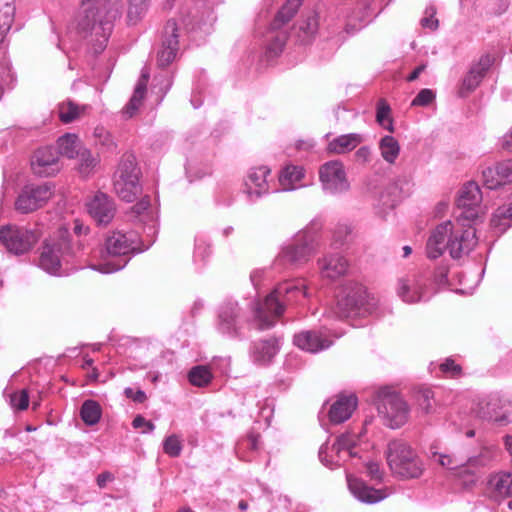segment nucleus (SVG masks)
<instances>
[{"instance_id": "nucleus-1", "label": "nucleus", "mask_w": 512, "mask_h": 512, "mask_svg": "<svg viewBox=\"0 0 512 512\" xmlns=\"http://www.w3.org/2000/svg\"><path fill=\"white\" fill-rule=\"evenodd\" d=\"M482 194L475 182H468L459 191L456 204L460 211L456 216V225L446 221L438 225L429 237L426 245L430 259L440 257L448 249L453 259L467 255L477 244L476 230L470 223L479 216Z\"/></svg>"}, {"instance_id": "nucleus-2", "label": "nucleus", "mask_w": 512, "mask_h": 512, "mask_svg": "<svg viewBox=\"0 0 512 512\" xmlns=\"http://www.w3.org/2000/svg\"><path fill=\"white\" fill-rule=\"evenodd\" d=\"M306 297L307 287L301 280L276 285L261 303L258 301V330L273 328L284 314L287 303Z\"/></svg>"}, {"instance_id": "nucleus-3", "label": "nucleus", "mask_w": 512, "mask_h": 512, "mask_svg": "<svg viewBox=\"0 0 512 512\" xmlns=\"http://www.w3.org/2000/svg\"><path fill=\"white\" fill-rule=\"evenodd\" d=\"M120 14L118 5L110 0H82L77 28L85 36L94 35L103 44L111 33L113 21Z\"/></svg>"}, {"instance_id": "nucleus-4", "label": "nucleus", "mask_w": 512, "mask_h": 512, "mask_svg": "<svg viewBox=\"0 0 512 512\" xmlns=\"http://www.w3.org/2000/svg\"><path fill=\"white\" fill-rule=\"evenodd\" d=\"M302 4L303 0H286L275 14L264 35V57L267 61L277 58L283 52L288 39L285 26L295 17Z\"/></svg>"}, {"instance_id": "nucleus-5", "label": "nucleus", "mask_w": 512, "mask_h": 512, "mask_svg": "<svg viewBox=\"0 0 512 512\" xmlns=\"http://www.w3.org/2000/svg\"><path fill=\"white\" fill-rule=\"evenodd\" d=\"M391 472L402 479L419 478L424 465L417 453L403 440L390 441L385 452Z\"/></svg>"}, {"instance_id": "nucleus-6", "label": "nucleus", "mask_w": 512, "mask_h": 512, "mask_svg": "<svg viewBox=\"0 0 512 512\" xmlns=\"http://www.w3.org/2000/svg\"><path fill=\"white\" fill-rule=\"evenodd\" d=\"M140 169L132 154L124 155L114 174L115 193L126 202H133L141 193Z\"/></svg>"}, {"instance_id": "nucleus-7", "label": "nucleus", "mask_w": 512, "mask_h": 512, "mask_svg": "<svg viewBox=\"0 0 512 512\" xmlns=\"http://www.w3.org/2000/svg\"><path fill=\"white\" fill-rule=\"evenodd\" d=\"M377 410L385 424L392 429L403 426L409 418V407L399 393L385 387L378 391Z\"/></svg>"}, {"instance_id": "nucleus-8", "label": "nucleus", "mask_w": 512, "mask_h": 512, "mask_svg": "<svg viewBox=\"0 0 512 512\" xmlns=\"http://www.w3.org/2000/svg\"><path fill=\"white\" fill-rule=\"evenodd\" d=\"M365 301L364 286L358 282L348 281L341 286L331 312L337 319L353 318L361 314Z\"/></svg>"}, {"instance_id": "nucleus-9", "label": "nucleus", "mask_w": 512, "mask_h": 512, "mask_svg": "<svg viewBox=\"0 0 512 512\" xmlns=\"http://www.w3.org/2000/svg\"><path fill=\"white\" fill-rule=\"evenodd\" d=\"M73 248L70 244L67 230H59L57 236L47 239L43 245L39 265L50 274H56L61 261L72 255Z\"/></svg>"}, {"instance_id": "nucleus-10", "label": "nucleus", "mask_w": 512, "mask_h": 512, "mask_svg": "<svg viewBox=\"0 0 512 512\" xmlns=\"http://www.w3.org/2000/svg\"><path fill=\"white\" fill-rule=\"evenodd\" d=\"M134 249L133 241L126 234L113 232L106 238L104 249L100 252L105 262L94 266V269L106 274L116 272L126 265V261H110L108 258L125 256Z\"/></svg>"}, {"instance_id": "nucleus-11", "label": "nucleus", "mask_w": 512, "mask_h": 512, "mask_svg": "<svg viewBox=\"0 0 512 512\" xmlns=\"http://www.w3.org/2000/svg\"><path fill=\"white\" fill-rule=\"evenodd\" d=\"M39 235L36 231L8 224L0 228V242L12 254L22 255L30 251L37 243Z\"/></svg>"}, {"instance_id": "nucleus-12", "label": "nucleus", "mask_w": 512, "mask_h": 512, "mask_svg": "<svg viewBox=\"0 0 512 512\" xmlns=\"http://www.w3.org/2000/svg\"><path fill=\"white\" fill-rule=\"evenodd\" d=\"M317 245L316 233L310 229H305L295 236L294 243L283 248L278 260L288 262L291 265L305 263L315 252Z\"/></svg>"}, {"instance_id": "nucleus-13", "label": "nucleus", "mask_w": 512, "mask_h": 512, "mask_svg": "<svg viewBox=\"0 0 512 512\" xmlns=\"http://www.w3.org/2000/svg\"><path fill=\"white\" fill-rule=\"evenodd\" d=\"M478 417L505 425L512 421V401L498 394L482 398L475 408Z\"/></svg>"}, {"instance_id": "nucleus-14", "label": "nucleus", "mask_w": 512, "mask_h": 512, "mask_svg": "<svg viewBox=\"0 0 512 512\" xmlns=\"http://www.w3.org/2000/svg\"><path fill=\"white\" fill-rule=\"evenodd\" d=\"M53 196V187L49 183L25 186L15 201V208L23 214L31 213L43 207Z\"/></svg>"}, {"instance_id": "nucleus-15", "label": "nucleus", "mask_w": 512, "mask_h": 512, "mask_svg": "<svg viewBox=\"0 0 512 512\" xmlns=\"http://www.w3.org/2000/svg\"><path fill=\"white\" fill-rule=\"evenodd\" d=\"M429 276L419 272L406 275L399 279L397 294L406 303H416L429 299Z\"/></svg>"}, {"instance_id": "nucleus-16", "label": "nucleus", "mask_w": 512, "mask_h": 512, "mask_svg": "<svg viewBox=\"0 0 512 512\" xmlns=\"http://www.w3.org/2000/svg\"><path fill=\"white\" fill-rule=\"evenodd\" d=\"M356 445L357 438L354 434L343 433L337 437L335 443L331 446L332 452L336 453V458L327 459L328 443H325L319 449V459L323 465L330 469L340 467L348 458L356 456L353 451Z\"/></svg>"}, {"instance_id": "nucleus-17", "label": "nucleus", "mask_w": 512, "mask_h": 512, "mask_svg": "<svg viewBox=\"0 0 512 512\" xmlns=\"http://www.w3.org/2000/svg\"><path fill=\"white\" fill-rule=\"evenodd\" d=\"M319 178L323 189L330 194L346 192L350 187L344 165L338 160L324 163L319 169Z\"/></svg>"}, {"instance_id": "nucleus-18", "label": "nucleus", "mask_w": 512, "mask_h": 512, "mask_svg": "<svg viewBox=\"0 0 512 512\" xmlns=\"http://www.w3.org/2000/svg\"><path fill=\"white\" fill-rule=\"evenodd\" d=\"M494 61V56L483 54L476 63L472 64L461 81L457 92L458 96L465 98L471 94L480 85Z\"/></svg>"}, {"instance_id": "nucleus-19", "label": "nucleus", "mask_w": 512, "mask_h": 512, "mask_svg": "<svg viewBox=\"0 0 512 512\" xmlns=\"http://www.w3.org/2000/svg\"><path fill=\"white\" fill-rule=\"evenodd\" d=\"M31 168L40 177L53 176L60 171L59 156L53 147H43L35 151Z\"/></svg>"}, {"instance_id": "nucleus-20", "label": "nucleus", "mask_w": 512, "mask_h": 512, "mask_svg": "<svg viewBox=\"0 0 512 512\" xmlns=\"http://www.w3.org/2000/svg\"><path fill=\"white\" fill-rule=\"evenodd\" d=\"M486 493L495 502H502L512 498V473L498 471L490 474L487 478Z\"/></svg>"}, {"instance_id": "nucleus-21", "label": "nucleus", "mask_w": 512, "mask_h": 512, "mask_svg": "<svg viewBox=\"0 0 512 512\" xmlns=\"http://www.w3.org/2000/svg\"><path fill=\"white\" fill-rule=\"evenodd\" d=\"M89 215L98 224H108L115 216L116 207L114 201L105 193L97 192L87 203Z\"/></svg>"}, {"instance_id": "nucleus-22", "label": "nucleus", "mask_w": 512, "mask_h": 512, "mask_svg": "<svg viewBox=\"0 0 512 512\" xmlns=\"http://www.w3.org/2000/svg\"><path fill=\"white\" fill-rule=\"evenodd\" d=\"M178 26L175 20L166 22L163 32L162 48L158 52V65L166 67L176 58L178 51Z\"/></svg>"}, {"instance_id": "nucleus-23", "label": "nucleus", "mask_w": 512, "mask_h": 512, "mask_svg": "<svg viewBox=\"0 0 512 512\" xmlns=\"http://www.w3.org/2000/svg\"><path fill=\"white\" fill-rule=\"evenodd\" d=\"M293 343L298 348L310 353L320 352L332 345V341L321 331L316 330H305L296 333L293 337Z\"/></svg>"}, {"instance_id": "nucleus-24", "label": "nucleus", "mask_w": 512, "mask_h": 512, "mask_svg": "<svg viewBox=\"0 0 512 512\" xmlns=\"http://www.w3.org/2000/svg\"><path fill=\"white\" fill-rule=\"evenodd\" d=\"M297 39L302 44L311 43L319 31V15L311 10L303 13L293 26Z\"/></svg>"}, {"instance_id": "nucleus-25", "label": "nucleus", "mask_w": 512, "mask_h": 512, "mask_svg": "<svg viewBox=\"0 0 512 512\" xmlns=\"http://www.w3.org/2000/svg\"><path fill=\"white\" fill-rule=\"evenodd\" d=\"M347 481L351 493L361 502L374 504L386 497L383 490L370 487L361 479L348 477Z\"/></svg>"}, {"instance_id": "nucleus-26", "label": "nucleus", "mask_w": 512, "mask_h": 512, "mask_svg": "<svg viewBox=\"0 0 512 512\" xmlns=\"http://www.w3.org/2000/svg\"><path fill=\"white\" fill-rule=\"evenodd\" d=\"M357 407L355 395L340 396L332 404L329 410V419L334 424H340L348 420Z\"/></svg>"}, {"instance_id": "nucleus-27", "label": "nucleus", "mask_w": 512, "mask_h": 512, "mask_svg": "<svg viewBox=\"0 0 512 512\" xmlns=\"http://www.w3.org/2000/svg\"><path fill=\"white\" fill-rule=\"evenodd\" d=\"M319 266L323 277L336 279L346 273L348 262L343 256L333 254L319 260Z\"/></svg>"}, {"instance_id": "nucleus-28", "label": "nucleus", "mask_w": 512, "mask_h": 512, "mask_svg": "<svg viewBox=\"0 0 512 512\" xmlns=\"http://www.w3.org/2000/svg\"><path fill=\"white\" fill-rule=\"evenodd\" d=\"M148 80L149 71L148 69L143 68L141 71L140 78L138 79L137 84L135 86L134 93L123 110V113L127 117H132L141 106L142 100L144 99L146 94Z\"/></svg>"}, {"instance_id": "nucleus-29", "label": "nucleus", "mask_w": 512, "mask_h": 512, "mask_svg": "<svg viewBox=\"0 0 512 512\" xmlns=\"http://www.w3.org/2000/svg\"><path fill=\"white\" fill-rule=\"evenodd\" d=\"M280 348V338L276 336L258 341V365L267 366L271 364Z\"/></svg>"}, {"instance_id": "nucleus-30", "label": "nucleus", "mask_w": 512, "mask_h": 512, "mask_svg": "<svg viewBox=\"0 0 512 512\" xmlns=\"http://www.w3.org/2000/svg\"><path fill=\"white\" fill-rule=\"evenodd\" d=\"M15 0H0V43H3L15 21Z\"/></svg>"}, {"instance_id": "nucleus-31", "label": "nucleus", "mask_w": 512, "mask_h": 512, "mask_svg": "<svg viewBox=\"0 0 512 512\" xmlns=\"http://www.w3.org/2000/svg\"><path fill=\"white\" fill-rule=\"evenodd\" d=\"M362 142L363 137L358 133L345 134L333 139L328 144V150L332 153L344 154L353 150Z\"/></svg>"}, {"instance_id": "nucleus-32", "label": "nucleus", "mask_w": 512, "mask_h": 512, "mask_svg": "<svg viewBox=\"0 0 512 512\" xmlns=\"http://www.w3.org/2000/svg\"><path fill=\"white\" fill-rule=\"evenodd\" d=\"M304 177V168L297 165H287L279 175V184L284 191H290L298 187Z\"/></svg>"}, {"instance_id": "nucleus-33", "label": "nucleus", "mask_w": 512, "mask_h": 512, "mask_svg": "<svg viewBox=\"0 0 512 512\" xmlns=\"http://www.w3.org/2000/svg\"><path fill=\"white\" fill-rule=\"evenodd\" d=\"M58 155L61 154L69 159L77 158L84 148L76 134L67 133L57 140Z\"/></svg>"}, {"instance_id": "nucleus-34", "label": "nucleus", "mask_w": 512, "mask_h": 512, "mask_svg": "<svg viewBox=\"0 0 512 512\" xmlns=\"http://www.w3.org/2000/svg\"><path fill=\"white\" fill-rule=\"evenodd\" d=\"M495 449L492 447H482L477 455L469 457L461 466L467 467L478 473L482 468L487 467L495 458Z\"/></svg>"}, {"instance_id": "nucleus-35", "label": "nucleus", "mask_w": 512, "mask_h": 512, "mask_svg": "<svg viewBox=\"0 0 512 512\" xmlns=\"http://www.w3.org/2000/svg\"><path fill=\"white\" fill-rule=\"evenodd\" d=\"M512 224V202L496 209L491 218V226L496 232L504 233Z\"/></svg>"}, {"instance_id": "nucleus-36", "label": "nucleus", "mask_w": 512, "mask_h": 512, "mask_svg": "<svg viewBox=\"0 0 512 512\" xmlns=\"http://www.w3.org/2000/svg\"><path fill=\"white\" fill-rule=\"evenodd\" d=\"M379 150L385 162L394 164L400 154V145L393 136L386 135L379 141Z\"/></svg>"}, {"instance_id": "nucleus-37", "label": "nucleus", "mask_w": 512, "mask_h": 512, "mask_svg": "<svg viewBox=\"0 0 512 512\" xmlns=\"http://www.w3.org/2000/svg\"><path fill=\"white\" fill-rule=\"evenodd\" d=\"M59 118L63 123H71L79 119L86 110V106H79L71 100L59 104Z\"/></svg>"}, {"instance_id": "nucleus-38", "label": "nucleus", "mask_w": 512, "mask_h": 512, "mask_svg": "<svg viewBox=\"0 0 512 512\" xmlns=\"http://www.w3.org/2000/svg\"><path fill=\"white\" fill-rule=\"evenodd\" d=\"M81 418L89 426L95 425L101 418V407L94 400H86L81 407Z\"/></svg>"}, {"instance_id": "nucleus-39", "label": "nucleus", "mask_w": 512, "mask_h": 512, "mask_svg": "<svg viewBox=\"0 0 512 512\" xmlns=\"http://www.w3.org/2000/svg\"><path fill=\"white\" fill-rule=\"evenodd\" d=\"M212 377L209 368L202 365L193 367L188 374L190 383L197 387L207 386L211 382Z\"/></svg>"}, {"instance_id": "nucleus-40", "label": "nucleus", "mask_w": 512, "mask_h": 512, "mask_svg": "<svg viewBox=\"0 0 512 512\" xmlns=\"http://www.w3.org/2000/svg\"><path fill=\"white\" fill-rule=\"evenodd\" d=\"M77 158L79 159V172L84 176H88L99 163L98 157L93 156L92 153L85 147L82 149Z\"/></svg>"}, {"instance_id": "nucleus-41", "label": "nucleus", "mask_w": 512, "mask_h": 512, "mask_svg": "<svg viewBox=\"0 0 512 512\" xmlns=\"http://www.w3.org/2000/svg\"><path fill=\"white\" fill-rule=\"evenodd\" d=\"M430 455L431 458L438 462L442 467H446L451 470L458 471L462 464V462L457 461L451 455L439 452L437 447L434 445L430 447Z\"/></svg>"}, {"instance_id": "nucleus-42", "label": "nucleus", "mask_w": 512, "mask_h": 512, "mask_svg": "<svg viewBox=\"0 0 512 512\" xmlns=\"http://www.w3.org/2000/svg\"><path fill=\"white\" fill-rule=\"evenodd\" d=\"M482 175L483 183L488 189H497L504 185V181L501 179L502 177L497 164L493 167H487L483 170Z\"/></svg>"}, {"instance_id": "nucleus-43", "label": "nucleus", "mask_w": 512, "mask_h": 512, "mask_svg": "<svg viewBox=\"0 0 512 512\" xmlns=\"http://www.w3.org/2000/svg\"><path fill=\"white\" fill-rule=\"evenodd\" d=\"M235 308L233 305H227L219 314V329L223 333H230L235 321Z\"/></svg>"}, {"instance_id": "nucleus-44", "label": "nucleus", "mask_w": 512, "mask_h": 512, "mask_svg": "<svg viewBox=\"0 0 512 512\" xmlns=\"http://www.w3.org/2000/svg\"><path fill=\"white\" fill-rule=\"evenodd\" d=\"M390 111V107L385 102V100L381 99L378 101L376 120L385 129L389 130L390 132H393V123L392 119L390 118Z\"/></svg>"}, {"instance_id": "nucleus-45", "label": "nucleus", "mask_w": 512, "mask_h": 512, "mask_svg": "<svg viewBox=\"0 0 512 512\" xmlns=\"http://www.w3.org/2000/svg\"><path fill=\"white\" fill-rule=\"evenodd\" d=\"M418 406L425 412L429 413L433 407L434 394L430 388H421L415 394Z\"/></svg>"}, {"instance_id": "nucleus-46", "label": "nucleus", "mask_w": 512, "mask_h": 512, "mask_svg": "<svg viewBox=\"0 0 512 512\" xmlns=\"http://www.w3.org/2000/svg\"><path fill=\"white\" fill-rule=\"evenodd\" d=\"M150 0H129L128 19L136 23L146 11Z\"/></svg>"}, {"instance_id": "nucleus-47", "label": "nucleus", "mask_w": 512, "mask_h": 512, "mask_svg": "<svg viewBox=\"0 0 512 512\" xmlns=\"http://www.w3.org/2000/svg\"><path fill=\"white\" fill-rule=\"evenodd\" d=\"M163 451L170 457H178L182 451V444L177 435L168 436L163 442Z\"/></svg>"}, {"instance_id": "nucleus-48", "label": "nucleus", "mask_w": 512, "mask_h": 512, "mask_svg": "<svg viewBox=\"0 0 512 512\" xmlns=\"http://www.w3.org/2000/svg\"><path fill=\"white\" fill-rule=\"evenodd\" d=\"M14 81L11 68L6 61H0V95L11 87Z\"/></svg>"}, {"instance_id": "nucleus-49", "label": "nucleus", "mask_w": 512, "mask_h": 512, "mask_svg": "<svg viewBox=\"0 0 512 512\" xmlns=\"http://www.w3.org/2000/svg\"><path fill=\"white\" fill-rule=\"evenodd\" d=\"M439 368L440 371L447 377L457 378L462 375L461 366L451 358H447L443 363L440 364Z\"/></svg>"}, {"instance_id": "nucleus-50", "label": "nucleus", "mask_w": 512, "mask_h": 512, "mask_svg": "<svg viewBox=\"0 0 512 512\" xmlns=\"http://www.w3.org/2000/svg\"><path fill=\"white\" fill-rule=\"evenodd\" d=\"M457 476L461 480L465 488L473 487L478 480V473L474 470H469L467 467L460 466L457 471Z\"/></svg>"}, {"instance_id": "nucleus-51", "label": "nucleus", "mask_w": 512, "mask_h": 512, "mask_svg": "<svg viewBox=\"0 0 512 512\" xmlns=\"http://www.w3.org/2000/svg\"><path fill=\"white\" fill-rule=\"evenodd\" d=\"M10 404L14 409L25 410L29 405V396L27 390L23 389L10 396Z\"/></svg>"}, {"instance_id": "nucleus-52", "label": "nucleus", "mask_w": 512, "mask_h": 512, "mask_svg": "<svg viewBox=\"0 0 512 512\" xmlns=\"http://www.w3.org/2000/svg\"><path fill=\"white\" fill-rule=\"evenodd\" d=\"M424 14V17L420 21L421 26L432 31L436 30L439 26L438 19L435 18L436 8L434 6H429L425 9Z\"/></svg>"}, {"instance_id": "nucleus-53", "label": "nucleus", "mask_w": 512, "mask_h": 512, "mask_svg": "<svg viewBox=\"0 0 512 512\" xmlns=\"http://www.w3.org/2000/svg\"><path fill=\"white\" fill-rule=\"evenodd\" d=\"M435 99V93L431 89H422L412 100V106H427Z\"/></svg>"}, {"instance_id": "nucleus-54", "label": "nucleus", "mask_w": 512, "mask_h": 512, "mask_svg": "<svg viewBox=\"0 0 512 512\" xmlns=\"http://www.w3.org/2000/svg\"><path fill=\"white\" fill-rule=\"evenodd\" d=\"M504 185L512 182V159L497 163Z\"/></svg>"}, {"instance_id": "nucleus-55", "label": "nucleus", "mask_w": 512, "mask_h": 512, "mask_svg": "<svg viewBox=\"0 0 512 512\" xmlns=\"http://www.w3.org/2000/svg\"><path fill=\"white\" fill-rule=\"evenodd\" d=\"M366 470H367L368 476L372 480H376V481H381L382 480L383 471L381 470L379 463L372 462V461L368 462L366 464Z\"/></svg>"}, {"instance_id": "nucleus-56", "label": "nucleus", "mask_w": 512, "mask_h": 512, "mask_svg": "<svg viewBox=\"0 0 512 512\" xmlns=\"http://www.w3.org/2000/svg\"><path fill=\"white\" fill-rule=\"evenodd\" d=\"M351 233V229L347 225H338L334 231L333 238L335 243L342 245L347 236Z\"/></svg>"}, {"instance_id": "nucleus-57", "label": "nucleus", "mask_w": 512, "mask_h": 512, "mask_svg": "<svg viewBox=\"0 0 512 512\" xmlns=\"http://www.w3.org/2000/svg\"><path fill=\"white\" fill-rule=\"evenodd\" d=\"M124 394L127 398L132 399L137 403H143L147 398L143 390L138 389L137 391H134L131 387L125 388Z\"/></svg>"}, {"instance_id": "nucleus-58", "label": "nucleus", "mask_w": 512, "mask_h": 512, "mask_svg": "<svg viewBox=\"0 0 512 512\" xmlns=\"http://www.w3.org/2000/svg\"><path fill=\"white\" fill-rule=\"evenodd\" d=\"M355 157L358 162H369L371 159V149L368 146H362L356 151Z\"/></svg>"}, {"instance_id": "nucleus-59", "label": "nucleus", "mask_w": 512, "mask_h": 512, "mask_svg": "<svg viewBox=\"0 0 512 512\" xmlns=\"http://www.w3.org/2000/svg\"><path fill=\"white\" fill-rule=\"evenodd\" d=\"M113 480V475L110 472H103L97 476L96 482L100 488H104L107 482Z\"/></svg>"}, {"instance_id": "nucleus-60", "label": "nucleus", "mask_w": 512, "mask_h": 512, "mask_svg": "<svg viewBox=\"0 0 512 512\" xmlns=\"http://www.w3.org/2000/svg\"><path fill=\"white\" fill-rule=\"evenodd\" d=\"M94 135L96 137H99L100 139L103 138V140H101L102 144H108V141L110 139V135L109 133L102 127H97L94 131Z\"/></svg>"}, {"instance_id": "nucleus-61", "label": "nucleus", "mask_w": 512, "mask_h": 512, "mask_svg": "<svg viewBox=\"0 0 512 512\" xmlns=\"http://www.w3.org/2000/svg\"><path fill=\"white\" fill-rule=\"evenodd\" d=\"M502 148L512 152V127L511 130L503 137Z\"/></svg>"}, {"instance_id": "nucleus-62", "label": "nucleus", "mask_w": 512, "mask_h": 512, "mask_svg": "<svg viewBox=\"0 0 512 512\" xmlns=\"http://www.w3.org/2000/svg\"><path fill=\"white\" fill-rule=\"evenodd\" d=\"M426 69V65L425 64H422V65H419L417 66L411 73L410 75L407 77V81L409 82H412V81H415L419 75Z\"/></svg>"}, {"instance_id": "nucleus-63", "label": "nucleus", "mask_w": 512, "mask_h": 512, "mask_svg": "<svg viewBox=\"0 0 512 512\" xmlns=\"http://www.w3.org/2000/svg\"><path fill=\"white\" fill-rule=\"evenodd\" d=\"M256 184V174L251 172L248 175V181H245L246 192L252 194V185Z\"/></svg>"}, {"instance_id": "nucleus-64", "label": "nucleus", "mask_w": 512, "mask_h": 512, "mask_svg": "<svg viewBox=\"0 0 512 512\" xmlns=\"http://www.w3.org/2000/svg\"><path fill=\"white\" fill-rule=\"evenodd\" d=\"M146 424H147V420L141 415H137L132 421V426L135 429L145 427Z\"/></svg>"}]
</instances>
